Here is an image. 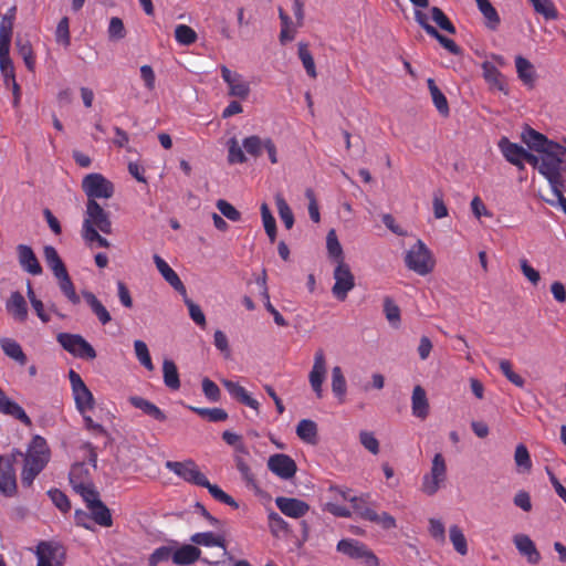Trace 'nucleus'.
I'll return each instance as SVG.
<instances>
[{"label":"nucleus","instance_id":"26","mask_svg":"<svg viewBox=\"0 0 566 566\" xmlns=\"http://www.w3.org/2000/svg\"><path fill=\"white\" fill-rule=\"evenodd\" d=\"M7 311L13 315V317L20 322H24L28 318V305L23 295L19 292H12L6 304Z\"/></svg>","mask_w":566,"mask_h":566},{"label":"nucleus","instance_id":"39","mask_svg":"<svg viewBox=\"0 0 566 566\" xmlns=\"http://www.w3.org/2000/svg\"><path fill=\"white\" fill-rule=\"evenodd\" d=\"M15 46H17L18 53L22 56L27 69L30 72H33L34 67H35V59L33 56V49H32L30 41L18 36L15 39Z\"/></svg>","mask_w":566,"mask_h":566},{"label":"nucleus","instance_id":"42","mask_svg":"<svg viewBox=\"0 0 566 566\" xmlns=\"http://www.w3.org/2000/svg\"><path fill=\"white\" fill-rule=\"evenodd\" d=\"M364 520L380 525L384 530H391L396 527V520L387 512L378 514L376 511H365L363 513Z\"/></svg>","mask_w":566,"mask_h":566},{"label":"nucleus","instance_id":"31","mask_svg":"<svg viewBox=\"0 0 566 566\" xmlns=\"http://www.w3.org/2000/svg\"><path fill=\"white\" fill-rule=\"evenodd\" d=\"M88 510L91 512L92 520L96 524L103 527H111L113 525L111 510L106 506V504L103 501L96 502L95 505L91 506Z\"/></svg>","mask_w":566,"mask_h":566},{"label":"nucleus","instance_id":"38","mask_svg":"<svg viewBox=\"0 0 566 566\" xmlns=\"http://www.w3.org/2000/svg\"><path fill=\"white\" fill-rule=\"evenodd\" d=\"M326 248L328 256L337 262H345L344 261V252L342 244L338 241V238L336 235V231L334 229H331L327 232L326 235Z\"/></svg>","mask_w":566,"mask_h":566},{"label":"nucleus","instance_id":"64","mask_svg":"<svg viewBox=\"0 0 566 566\" xmlns=\"http://www.w3.org/2000/svg\"><path fill=\"white\" fill-rule=\"evenodd\" d=\"M126 36L124 22L118 17H113L108 25V38L112 41H118Z\"/></svg>","mask_w":566,"mask_h":566},{"label":"nucleus","instance_id":"63","mask_svg":"<svg viewBox=\"0 0 566 566\" xmlns=\"http://www.w3.org/2000/svg\"><path fill=\"white\" fill-rule=\"evenodd\" d=\"M48 495L61 512L66 513L71 510V502L61 490L51 489L48 491Z\"/></svg>","mask_w":566,"mask_h":566},{"label":"nucleus","instance_id":"21","mask_svg":"<svg viewBox=\"0 0 566 566\" xmlns=\"http://www.w3.org/2000/svg\"><path fill=\"white\" fill-rule=\"evenodd\" d=\"M128 401L132 406L142 410L146 416L156 421L164 422L167 420L166 413L160 408L140 396H130Z\"/></svg>","mask_w":566,"mask_h":566},{"label":"nucleus","instance_id":"52","mask_svg":"<svg viewBox=\"0 0 566 566\" xmlns=\"http://www.w3.org/2000/svg\"><path fill=\"white\" fill-rule=\"evenodd\" d=\"M275 203L279 216L282 219L285 228L291 229L294 224V216L286 200L280 193H277L275 196Z\"/></svg>","mask_w":566,"mask_h":566},{"label":"nucleus","instance_id":"56","mask_svg":"<svg viewBox=\"0 0 566 566\" xmlns=\"http://www.w3.org/2000/svg\"><path fill=\"white\" fill-rule=\"evenodd\" d=\"M12 29H13V14H6L0 23V42L3 43V51L10 50V42L12 38Z\"/></svg>","mask_w":566,"mask_h":566},{"label":"nucleus","instance_id":"61","mask_svg":"<svg viewBox=\"0 0 566 566\" xmlns=\"http://www.w3.org/2000/svg\"><path fill=\"white\" fill-rule=\"evenodd\" d=\"M242 146L249 155L259 157L262 154L264 139H261L258 135H252L243 139Z\"/></svg>","mask_w":566,"mask_h":566},{"label":"nucleus","instance_id":"20","mask_svg":"<svg viewBox=\"0 0 566 566\" xmlns=\"http://www.w3.org/2000/svg\"><path fill=\"white\" fill-rule=\"evenodd\" d=\"M190 541L196 545L220 547L223 549V555L227 559H233V556L227 551L226 538L222 535H214L212 532L196 533L190 537Z\"/></svg>","mask_w":566,"mask_h":566},{"label":"nucleus","instance_id":"54","mask_svg":"<svg viewBox=\"0 0 566 566\" xmlns=\"http://www.w3.org/2000/svg\"><path fill=\"white\" fill-rule=\"evenodd\" d=\"M234 461H235V467H237L238 471L241 473V476H242L243 481L247 483V485L253 488L254 490H258V483H256L255 476L252 473V471H251L249 464L245 462V460L241 455L237 454L234 457Z\"/></svg>","mask_w":566,"mask_h":566},{"label":"nucleus","instance_id":"10","mask_svg":"<svg viewBox=\"0 0 566 566\" xmlns=\"http://www.w3.org/2000/svg\"><path fill=\"white\" fill-rule=\"evenodd\" d=\"M36 566H63L65 548L56 542H40L36 546Z\"/></svg>","mask_w":566,"mask_h":566},{"label":"nucleus","instance_id":"9","mask_svg":"<svg viewBox=\"0 0 566 566\" xmlns=\"http://www.w3.org/2000/svg\"><path fill=\"white\" fill-rule=\"evenodd\" d=\"M69 379L72 386L76 409L82 415H84L87 410H92L95 406V399L81 376L71 369L69 371Z\"/></svg>","mask_w":566,"mask_h":566},{"label":"nucleus","instance_id":"35","mask_svg":"<svg viewBox=\"0 0 566 566\" xmlns=\"http://www.w3.org/2000/svg\"><path fill=\"white\" fill-rule=\"evenodd\" d=\"M164 384L171 390L180 388V379L177 366L174 360L165 359L163 361Z\"/></svg>","mask_w":566,"mask_h":566},{"label":"nucleus","instance_id":"57","mask_svg":"<svg viewBox=\"0 0 566 566\" xmlns=\"http://www.w3.org/2000/svg\"><path fill=\"white\" fill-rule=\"evenodd\" d=\"M90 472L85 468L84 463H75L72 465L71 471L69 473V480L72 484L73 489L78 484H86L85 481L88 480Z\"/></svg>","mask_w":566,"mask_h":566},{"label":"nucleus","instance_id":"44","mask_svg":"<svg viewBox=\"0 0 566 566\" xmlns=\"http://www.w3.org/2000/svg\"><path fill=\"white\" fill-rule=\"evenodd\" d=\"M74 491L82 496V499L86 503L87 509L95 505L96 502L102 501L99 499V492L96 490L95 485L91 482L87 484L76 485Z\"/></svg>","mask_w":566,"mask_h":566},{"label":"nucleus","instance_id":"7","mask_svg":"<svg viewBox=\"0 0 566 566\" xmlns=\"http://www.w3.org/2000/svg\"><path fill=\"white\" fill-rule=\"evenodd\" d=\"M336 549L352 559L363 562L366 566H379V559L374 552L356 539H340Z\"/></svg>","mask_w":566,"mask_h":566},{"label":"nucleus","instance_id":"49","mask_svg":"<svg viewBox=\"0 0 566 566\" xmlns=\"http://www.w3.org/2000/svg\"><path fill=\"white\" fill-rule=\"evenodd\" d=\"M384 313L386 315L387 321L392 327H399L401 322L400 308L389 296H386L384 298Z\"/></svg>","mask_w":566,"mask_h":566},{"label":"nucleus","instance_id":"8","mask_svg":"<svg viewBox=\"0 0 566 566\" xmlns=\"http://www.w3.org/2000/svg\"><path fill=\"white\" fill-rule=\"evenodd\" d=\"M59 344L75 357L94 359L96 350L94 347L81 335L60 333L56 336Z\"/></svg>","mask_w":566,"mask_h":566},{"label":"nucleus","instance_id":"51","mask_svg":"<svg viewBox=\"0 0 566 566\" xmlns=\"http://www.w3.org/2000/svg\"><path fill=\"white\" fill-rule=\"evenodd\" d=\"M514 461L520 471L530 472L532 469V460L525 444L520 443L515 448Z\"/></svg>","mask_w":566,"mask_h":566},{"label":"nucleus","instance_id":"36","mask_svg":"<svg viewBox=\"0 0 566 566\" xmlns=\"http://www.w3.org/2000/svg\"><path fill=\"white\" fill-rule=\"evenodd\" d=\"M476 6L483 17L486 19V27L496 30L501 23L500 15L489 0H475Z\"/></svg>","mask_w":566,"mask_h":566},{"label":"nucleus","instance_id":"30","mask_svg":"<svg viewBox=\"0 0 566 566\" xmlns=\"http://www.w3.org/2000/svg\"><path fill=\"white\" fill-rule=\"evenodd\" d=\"M515 66L518 78L527 86L533 87L535 82V71L533 64L522 55L515 57Z\"/></svg>","mask_w":566,"mask_h":566},{"label":"nucleus","instance_id":"24","mask_svg":"<svg viewBox=\"0 0 566 566\" xmlns=\"http://www.w3.org/2000/svg\"><path fill=\"white\" fill-rule=\"evenodd\" d=\"M201 557V551L196 545L185 544L172 554L176 565L188 566L195 564Z\"/></svg>","mask_w":566,"mask_h":566},{"label":"nucleus","instance_id":"53","mask_svg":"<svg viewBox=\"0 0 566 566\" xmlns=\"http://www.w3.org/2000/svg\"><path fill=\"white\" fill-rule=\"evenodd\" d=\"M180 295L182 296L184 302L189 310V315H190L191 319L196 324H198L200 327L205 328L207 325V321H206V316H205L202 310L200 308V306L187 296V290H185V294H180Z\"/></svg>","mask_w":566,"mask_h":566},{"label":"nucleus","instance_id":"1","mask_svg":"<svg viewBox=\"0 0 566 566\" xmlns=\"http://www.w3.org/2000/svg\"><path fill=\"white\" fill-rule=\"evenodd\" d=\"M165 467L181 478L184 481L206 488L214 500L233 509L239 507V503L231 495L221 490L217 484L209 482L207 476L199 470L193 460L189 459L185 461H167Z\"/></svg>","mask_w":566,"mask_h":566},{"label":"nucleus","instance_id":"12","mask_svg":"<svg viewBox=\"0 0 566 566\" xmlns=\"http://www.w3.org/2000/svg\"><path fill=\"white\" fill-rule=\"evenodd\" d=\"M91 224V227L97 228L99 231L109 234L112 232V221L108 212H106L102 206L93 199H87L86 202V218L84 219L83 227Z\"/></svg>","mask_w":566,"mask_h":566},{"label":"nucleus","instance_id":"33","mask_svg":"<svg viewBox=\"0 0 566 566\" xmlns=\"http://www.w3.org/2000/svg\"><path fill=\"white\" fill-rule=\"evenodd\" d=\"M427 84L432 97V102L436 108L438 109L439 114L442 115L443 117L449 116L450 108L444 94L437 86L433 78H428Z\"/></svg>","mask_w":566,"mask_h":566},{"label":"nucleus","instance_id":"45","mask_svg":"<svg viewBox=\"0 0 566 566\" xmlns=\"http://www.w3.org/2000/svg\"><path fill=\"white\" fill-rule=\"evenodd\" d=\"M332 390L343 402L346 395V380L339 366L332 369Z\"/></svg>","mask_w":566,"mask_h":566},{"label":"nucleus","instance_id":"55","mask_svg":"<svg viewBox=\"0 0 566 566\" xmlns=\"http://www.w3.org/2000/svg\"><path fill=\"white\" fill-rule=\"evenodd\" d=\"M430 12H431L432 20L437 23V25L441 30H443L450 34H455V32H457L455 27L453 25V23L449 20V18L444 14V12L439 7H432L430 9Z\"/></svg>","mask_w":566,"mask_h":566},{"label":"nucleus","instance_id":"46","mask_svg":"<svg viewBox=\"0 0 566 566\" xmlns=\"http://www.w3.org/2000/svg\"><path fill=\"white\" fill-rule=\"evenodd\" d=\"M191 411L196 412L202 418H207L211 422H220L228 419V413L221 408H200V407H188Z\"/></svg>","mask_w":566,"mask_h":566},{"label":"nucleus","instance_id":"19","mask_svg":"<svg viewBox=\"0 0 566 566\" xmlns=\"http://www.w3.org/2000/svg\"><path fill=\"white\" fill-rule=\"evenodd\" d=\"M17 252L19 263L25 272L32 275H40L42 273V266L31 247L19 244Z\"/></svg>","mask_w":566,"mask_h":566},{"label":"nucleus","instance_id":"43","mask_svg":"<svg viewBox=\"0 0 566 566\" xmlns=\"http://www.w3.org/2000/svg\"><path fill=\"white\" fill-rule=\"evenodd\" d=\"M534 11L541 14L546 20H556L558 18V11L552 0H528Z\"/></svg>","mask_w":566,"mask_h":566},{"label":"nucleus","instance_id":"28","mask_svg":"<svg viewBox=\"0 0 566 566\" xmlns=\"http://www.w3.org/2000/svg\"><path fill=\"white\" fill-rule=\"evenodd\" d=\"M483 71V77L484 80L492 85L493 87L497 88L499 91L503 92L505 95L509 94V90L504 82L502 81V74L497 70V67L492 64L489 61H484L481 65Z\"/></svg>","mask_w":566,"mask_h":566},{"label":"nucleus","instance_id":"50","mask_svg":"<svg viewBox=\"0 0 566 566\" xmlns=\"http://www.w3.org/2000/svg\"><path fill=\"white\" fill-rule=\"evenodd\" d=\"M261 217L265 232L270 241L273 243L276 239V222L269 206L265 202L261 205Z\"/></svg>","mask_w":566,"mask_h":566},{"label":"nucleus","instance_id":"18","mask_svg":"<svg viewBox=\"0 0 566 566\" xmlns=\"http://www.w3.org/2000/svg\"><path fill=\"white\" fill-rule=\"evenodd\" d=\"M0 412L21 421L27 427L32 426V421H31L30 417L25 413L23 408L18 402L11 400L1 388H0Z\"/></svg>","mask_w":566,"mask_h":566},{"label":"nucleus","instance_id":"16","mask_svg":"<svg viewBox=\"0 0 566 566\" xmlns=\"http://www.w3.org/2000/svg\"><path fill=\"white\" fill-rule=\"evenodd\" d=\"M326 376V360L322 349L317 350L314 357V365L310 373L308 379L312 389L316 394L317 398L322 397L323 389L322 385Z\"/></svg>","mask_w":566,"mask_h":566},{"label":"nucleus","instance_id":"59","mask_svg":"<svg viewBox=\"0 0 566 566\" xmlns=\"http://www.w3.org/2000/svg\"><path fill=\"white\" fill-rule=\"evenodd\" d=\"M0 71H1V74L3 75V77H4V84L7 86L10 85V82L15 80L14 65H13V62H12L10 55H9V51H6V52H3L1 54Z\"/></svg>","mask_w":566,"mask_h":566},{"label":"nucleus","instance_id":"58","mask_svg":"<svg viewBox=\"0 0 566 566\" xmlns=\"http://www.w3.org/2000/svg\"><path fill=\"white\" fill-rule=\"evenodd\" d=\"M136 357L139 363L149 371L154 370V364L150 358L148 347L145 342L137 339L134 342Z\"/></svg>","mask_w":566,"mask_h":566},{"label":"nucleus","instance_id":"14","mask_svg":"<svg viewBox=\"0 0 566 566\" xmlns=\"http://www.w3.org/2000/svg\"><path fill=\"white\" fill-rule=\"evenodd\" d=\"M268 469L282 480H290L297 471L296 462L285 453H275L268 459Z\"/></svg>","mask_w":566,"mask_h":566},{"label":"nucleus","instance_id":"17","mask_svg":"<svg viewBox=\"0 0 566 566\" xmlns=\"http://www.w3.org/2000/svg\"><path fill=\"white\" fill-rule=\"evenodd\" d=\"M275 505L284 515L293 518L304 516L310 510V505L305 501L296 497L277 496Z\"/></svg>","mask_w":566,"mask_h":566},{"label":"nucleus","instance_id":"6","mask_svg":"<svg viewBox=\"0 0 566 566\" xmlns=\"http://www.w3.org/2000/svg\"><path fill=\"white\" fill-rule=\"evenodd\" d=\"M82 189L87 196V199H109L114 196V185L106 179L102 174L93 172L86 175L82 180Z\"/></svg>","mask_w":566,"mask_h":566},{"label":"nucleus","instance_id":"13","mask_svg":"<svg viewBox=\"0 0 566 566\" xmlns=\"http://www.w3.org/2000/svg\"><path fill=\"white\" fill-rule=\"evenodd\" d=\"M0 492L8 497L18 492L13 457H0Z\"/></svg>","mask_w":566,"mask_h":566},{"label":"nucleus","instance_id":"11","mask_svg":"<svg viewBox=\"0 0 566 566\" xmlns=\"http://www.w3.org/2000/svg\"><path fill=\"white\" fill-rule=\"evenodd\" d=\"M333 276L335 283L332 287V293L338 301H345L348 292L355 287V276L349 265L345 262H339L333 272Z\"/></svg>","mask_w":566,"mask_h":566},{"label":"nucleus","instance_id":"34","mask_svg":"<svg viewBox=\"0 0 566 566\" xmlns=\"http://www.w3.org/2000/svg\"><path fill=\"white\" fill-rule=\"evenodd\" d=\"M43 255L48 266L52 270L55 277L67 271L54 247L45 245L43 249Z\"/></svg>","mask_w":566,"mask_h":566},{"label":"nucleus","instance_id":"62","mask_svg":"<svg viewBox=\"0 0 566 566\" xmlns=\"http://www.w3.org/2000/svg\"><path fill=\"white\" fill-rule=\"evenodd\" d=\"M97 228L91 227V224L87 223L86 227H83L82 235L86 242H97V244L102 248H109L111 243L109 241L102 237Z\"/></svg>","mask_w":566,"mask_h":566},{"label":"nucleus","instance_id":"48","mask_svg":"<svg viewBox=\"0 0 566 566\" xmlns=\"http://www.w3.org/2000/svg\"><path fill=\"white\" fill-rule=\"evenodd\" d=\"M56 279L59 280V285L62 293L69 298V301L72 302L73 304H78L80 296L75 292L74 284L67 271H65V273L63 274L57 275Z\"/></svg>","mask_w":566,"mask_h":566},{"label":"nucleus","instance_id":"27","mask_svg":"<svg viewBox=\"0 0 566 566\" xmlns=\"http://www.w3.org/2000/svg\"><path fill=\"white\" fill-rule=\"evenodd\" d=\"M411 408L413 416L417 418L426 419L429 415L427 394L420 385H417L412 390Z\"/></svg>","mask_w":566,"mask_h":566},{"label":"nucleus","instance_id":"40","mask_svg":"<svg viewBox=\"0 0 566 566\" xmlns=\"http://www.w3.org/2000/svg\"><path fill=\"white\" fill-rule=\"evenodd\" d=\"M297 46H298L297 55H298L300 60L302 61V64L306 71L307 75L312 78H316V76H317L316 66H315L314 57L308 50L307 43L300 42Z\"/></svg>","mask_w":566,"mask_h":566},{"label":"nucleus","instance_id":"3","mask_svg":"<svg viewBox=\"0 0 566 566\" xmlns=\"http://www.w3.org/2000/svg\"><path fill=\"white\" fill-rule=\"evenodd\" d=\"M563 171H566V156H559L557 158L552 157L546 163H543L539 168V174L549 184L555 199L564 196L566 186L562 175Z\"/></svg>","mask_w":566,"mask_h":566},{"label":"nucleus","instance_id":"37","mask_svg":"<svg viewBox=\"0 0 566 566\" xmlns=\"http://www.w3.org/2000/svg\"><path fill=\"white\" fill-rule=\"evenodd\" d=\"M1 348L4 352V354L18 361L20 365L27 364V355L23 353L20 344L11 338H2L0 340Z\"/></svg>","mask_w":566,"mask_h":566},{"label":"nucleus","instance_id":"23","mask_svg":"<svg viewBox=\"0 0 566 566\" xmlns=\"http://www.w3.org/2000/svg\"><path fill=\"white\" fill-rule=\"evenodd\" d=\"M222 384L229 391V394L240 403L248 406L251 409L259 412V402L254 398H252L241 385L228 379H223Z\"/></svg>","mask_w":566,"mask_h":566},{"label":"nucleus","instance_id":"4","mask_svg":"<svg viewBox=\"0 0 566 566\" xmlns=\"http://www.w3.org/2000/svg\"><path fill=\"white\" fill-rule=\"evenodd\" d=\"M407 268L419 275H427L434 268L430 250L420 239L411 247L405 256Z\"/></svg>","mask_w":566,"mask_h":566},{"label":"nucleus","instance_id":"15","mask_svg":"<svg viewBox=\"0 0 566 566\" xmlns=\"http://www.w3.org/2000/svg\"><path fill=\"white\" fill-rule=\"evenodd\" d=\"M44 469L50 461V449L46 440L41 436H34L29 444L28 451L24 455V462Z\"/></svg>","mask_w":566,"mask_h":566},{"label":"nucleus","instance_id":"47","mask_svg":"<svg viewBox=\"0 0 566 566\" xmlns=\"http://www.w3.org/2000/svg\"><path fill=\"white\" fill-rule=\"evenodd\" d=\"M450 541L454 549L462 556L468 554V543L462 530L458 525L449 528Z\"/></svg>","mask_w":566,"mask_h":566},{"label":"nucleus","instance_id":"29","mask_svg":"<svg viewBox=\"0 0 566 566\" xmlns=\"http://www.w3.org/2000/svg\"><path fill=\"white\" fill-rule=\"evenodd\" d=\"M82 295L86 303L90 305L92 312L96 315V317L103 325H106L112 321L109 312L95 296L94 293L90 291H82Z\"/></svg>","mask_w":566,"mask_h":566},{"label":"nucleus","instance_id":"2","mask_svg":"<svg viewBox=\"0 0 566 566\" xmlns=\"http://www.w3.org/2000/svg\"><path fill=\"white\" fill-rule=\"evenodd\" d=\"M522 142L531 149L543 154V163L559 156H566V147L557 142L548 139L544 134L525 125L521 133Z\"/></svg>","mask_w":566,"mask_h":566},{"label":"nucleus","instance_id":"32","mask_svg":"<svg viewBox=\"0 0 566 566\" xmlns=\"http://www.w3.org/2000/svg\"><path fill=\"white\" fill-rule=\"evenodd\" d=\"M297 437L306 443H317V424L311 419H302L296 427Z\"/></svg>","mask_w":566,"mask_h":566},{"label":"nucleus","instance_id":"41","mask_svg":"<svg viewBox=\"0 0 566 566\" xmlns=\"http://www.w3.org/2000/svg\"><path fill=\"white\" fill-rule=\"evenodd\" d=\"M499 148L509 163L512 158L522 159L525 148L516 143H512L507 137H502L499 142Z\"/></svg>","mask_w":566,"mask_h":566},{"label":"nucleus","instance_id":"5","mask_svg":"<svg viewBox=\"0 0 566 566\" xmlns=\"http://www.w3.org/2000/svg\"><path fill=\"white\" fill-rule=\"evenodd\" d=\"M447 481V464L441 453H436L432 459V464L429 473H426L422 478L421 491L432 496L434 495L440 486Z\"/></svg>","mask_w":566,"mask_h":566},{"label":"nucleus","instance_id":"60","mask_svg":"<svg viewBox=\"0 0 566 566\" xmlns=\"http://www.w3.org/2000/svg\"><path fill=\"white\" fill-rule=\"evenodd\" d=\"M175 38L178 43L182 45H190L196 42L197 33L190 27L186 24H179L175 30Z\"/></svg>","mask_w":566,"mask_h":566},{"label":"nucleus","instance_id":"25","mask_svg":"<svg viewBox=\"0 0 566 566\" xmlns=\"http://www.w3.org/2000/svg\"><path fill=\"white\" fill-rule=\"evenodd\" d=\"M513 541L518 552L527 557L530 564H537L541 560V554L530 536L517 534Z\"/></svg>","mask_w":566,"mask_h":566},{"label":"nucleus","instance_id":"22","mask_svg":"<svg viewBox=\"0 0 566 566\" xmlns=\"http://www.w3.org/2000/svg\"><path fill=\"white\" fill-rule=\"evenodd\" d=\"M153 259L157 270L166 282L169 283L179 294H185L186 286L179 279L178 274L158 254H154Z\"/></svg>","mask_w":566,"mask_h":566}]
</instances>
